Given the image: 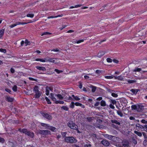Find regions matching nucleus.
Listing matches in <instances>:
<instances>
[{"label": "nucleus", "instance_id": "58", "mask_svg": "<svg viewBox=\"0 0 147 147\" xmlns=\"http://www.w3.org/2000/svg\"><path fill=\"white\" fill-rule=\"evenodd\" d=\"M10 71L12 73H13L15 72V70L13 68H11L10 69Z\"/></svg>", "mask_w": 147, "mask_h": 147}, {"label": "nucleus", "instance_id": "8", "mask_svg": "<svg viewBox=\"0 0 147 147\" xmlns=\"http://www.w3.org/2000/svg\"><path fill=\"white\" fill-rule=\"evenodd\" d=\"M42 115L44 117L48 120H51L52 119V116L46 113H42Z\"/></svg>", "mask_w": 147, "mask_h": 147}, {"label": "nucleus", "instance_id": "61", "mask_svg": "<svg viewBox=\"0 0 147 147\" xmlns=\"http://www.w3.org/2000/svg\"><path fill=\"white\" fill-rule=\"evenodd\" d=\"M4 139L1 138H0V142H4Z\"/></svg>", "mask_w": 147, "mask_h": 147}, {"label": "nucleus", "instance_id": "27", "mask_svg": "<svg viewBox=\"0 0 147 147\" xmlns=\"http://www.w3.org/2000/svg\"><path fill=\"white\" fill-rule=\"evenodd\" d=\"M109 101L111 104L114 105H116L117 103L116 101L115 100L111 99Z\"/></svg>", "mask_w": 147, "mask_h": 147}, {"label": "nucleus", "instance_id": "26", "mask_svg": "<svg viewBox=\"0 0 147 147\" xmlns=\"http://www.w3.org/2000/svg\"><path fill=\"white\" fill-rule=\"evenodd\" d=\"M111 121L113 123H115L119 125L120 124V123L116 120H112Z\"/></svg>", "mask_w": 147, "mask_h": 147}, {"label": "nucleus", "instance_id": "42", "mask_svg": "<svg viewBox=\"0 0 147 147\" xmlns=\"http://www.w3.org/2000/svg\"><path fill=\"white\" fill-rule=\"evenodd\" d=\"M0 51L4 53H5L6 52V49L1 48L0 49Z\"/></svg>", "mask_w": 147, "mask_h": 147}, {"label": "nucleus", "instance_id": "33", "mask_svg": "<svg viewBox=\"0 0 147 147\" xmlns=\"http://www.w3.org/2000/svg\"><path fill=\"white\" fill-rule=\"evenodd\" d=\"M34 16V15L33 14H28L27 15V16L28 17H30V18H33Z\"/></svg>", "mask_w": 147, "mask_h": 147}, {"label": "nucleus", "instance_id": "19", "mask_svg": "<svg viewBox=\"0 0 147 147\" xmlns=\"http://www.w3.org/2000/svg\"><path fill=\"white\" fill-rule=\"evenodd\" d=\"M105 52L104 51H101L99 52L97 55V56L98 57H100L104 55Z\"/></svg>", "mask_w": 147, "mask_h": 147}, {"label": "nucleus", "instance_id": "10", "mask_svg": "<svg viewBox=\"0 0 147 147\" xmlns=\"http://www.w3.org/2000/svg\"><path fill=\"white\" fill-rule=\"evenodd\" d=\"M50 97L51 99L52 100L54 101L55 103L57 101L56 97H55L54 95V94L53 93H51L49 96Z\"/></svg>", "mask_w": 147, "mask_h": 147}, {"label": "nucleus", "instance_id": "32", "mask_svg": "<svg viewBox=\"0 0 147 147\" xmlns=\"http://www.w3.org/2000/svg\"><path fill=\"white\" fill-rule=\"evenodd\" d=\"M55 103L57 104L59 103L60 104H63L64 103V102L63 101L57 100V101Z\"/></svg>", "mask_w": 147, "mask_h": 147}, {"label": "nucleus", "instance_id": "18", "mask_svg": "<svg viewBox=\"0 0 147 147\" xmlns=\"http://www.w3.org/2000/svg\"><path fill=\"white\" fill-rule=\"evenodd\" d=\"M75 105L76 106H80L82 108H85L84 106L82 105V104L79 103L78 102H76L75 103Z\"/></svg>", "mask_w": 147, "mask_h": 147}, {"label": "nucleus", "instance_id": "21", "mask_svg": "<svg viewBox=\"0 0 147 147\" xmlns=\"http://www.w3.org/2000/svg\"><path fill=\"white\" fill-rule=\"evenodd\" d=\"M71 97L72 96H69L68 97H66L65 98L66 101L69 102V100H74L73 98Z\"/></svg>", "mask_w": 147, "mask_h": 147}, {"label": "nucleus", "instance_id": "17", "mask_svg": "<svg viewBox=\"0 0 147 147\" xmlns=\"http://www.w3.org/2000/svg\"><path fill=\"white\" fill-rule=\"evenodd\" d=\"M57 59H52L50 58V59L49 62H51L53 63H55V64H57L58 63L57 61Z\"/></svg>", "mask_w": 147, "mask_h": 147}, {"label": "nucleus", "instance_id": "41", "mask_svg": "<svg viewBox=\"0 0 147 147\" xmlns=\"http://www.w3.org/2000/svg\"><path fill=\"white\" fill-rule=\"evenodd\" d=\"M17 86L16 85H14L12 88V89L14 91H16L17 90Z\"/></svg>", "mask_w": 147, "mask_h": 147}, {"label": "nucleus", "instance_id": "4", "mask_svg": "<svg viewBox=\"0 0 147 147\" xmlns=\"http://www.w3.org/2000/svg\"><path fill=\"white\" fill-rule=\"evenodd\" d=\"M117 145L119 147H126L129 146V143L128 141L124 140L122 142H119L117 144Z\"/></svg>", "mask_w": 147, "mask_h": 147}, {"label": "nucleus", "instance_id": "14", "mask_svg": "<svg viewBox=\"0 0 147 147\" xmlns=\"http://www.w3.org/2000/svg\"><path fill=\"white\" fill-rule=\"evenodd\" d=\"M55 96L56 97L57 100H62L63 98V96L60 94H57L55 95Z\"/></svg>", "mask_w": 147, "mask_h": 147}, {"label": "nucleus", "instance_id": "37", "mask_svg": "<svg viewBox=\"0 0 147 147\" xmlns=\"http://www.w3.org/2000/svg\"><path fill=\"white\" fill-rule=\"evenodd\" d=\"M127 82L129 83H133L136 82V81L135 80H128L127 81Z\"/></svg>", "mask_w": 147, "mask_h": 147}, {"label": "nucleus", "instance_id": "60", "mask_svg": "<svg viewBox=\"0 0 147 147\" xmlns=\"http://www.w3.org/2000/svg\"><path fill=\"white\" fill-rule=\"evenodd\" d=\"M113 61L114 63H118V62H119L117 60V59H114L113 60Z\"/></svg>", "mask_w": 147, "mask_h": 147}, {"label": "nucleus", "instance_id": "47", "mask_svg": "<svg viewBox=\"0 0 147 147\" xmlns=\"http://www.w3.org/2000/svg\"><path fill=\"white\" fill-rule=\"evenodd\" d=\"M107 61L108 62L111 63L112 62V60L110 58H108L107 59Z\"/></svg>", "mask_w": 147, "mask_h": 147}, {"label": "nucleus", "instance_id": "7", "mask_svg": "<svg viewBox=\"0 0 147 147\" xmlns=\"http://www.w3.org/2000/svg\"><path fill=\"white\" fill-rule=\"evenodd\" d=\"M107 138L113 142H117L118 141H121V140L119 138L110 135H109Z\"/></svg>", "mask_w": 147, "mask_h": 147}, {"label": "nucleus", "instance_id": "38", "mask_svg": "<svg viewBox=\"0 0 147 147\" xmlns=\"http://www.w3.org/2000/svg\"><path fill=\"white\" fill-rule=\"evenodd\" d=\"M51 34V33L49 32H45L43 33L41 35L42 36L44 35H48V34Z\"/></svg>", "mask_w": 147, "mask_h": 147}, {"label": "nucleus", "instance_id": "45", "mask_svg": "<svg viewBox=\"0 0 147 147\" xmlns=\"http://www.w3.org/2000/svg\"><path fill=\"white\" fill-rule=\"evenodd\" d=\"M109 107L113 109H114L115 108L114 105L112 104L111 103L109 105Z\"/></svg>", "mask_w": 147, "mask_h": 147}, {"label": "nucleus", "instance_id": "29", "mask_svg": "<svg viewBox=\"0 0 147 147\" xmlns=\"http://www.w3.org/2000/svg\"><path fill=\"white\" fill-rule=\"evenodd\" d=\"M116 111L118 115H119L121 117H122L123 116V114L120 111L116 110Z\"/></svg>", "mask_w": 147, "mask_h": 147}, {"label": "nucleus", "instance_id": "56", "mask_svg": "<svg viewBox=\"0 0 147 147\" xmlns=\"http://www.w3.org/2000/svg\"><path fill=\"white\" fill-rule=\"evenodd\" d=\"M49 91L48 90L46 89V94L48 96L49 95Z\"/></svg>", "mask_w": 147, "mask_h": 147}, {"label": "nucleus", "instance_id": "46", "mask_svg": "<svg viewBox=\"0 0 147 147\" xmlns=\"http://www.w3.org/2000/svg\"><path fill=\"white\" fill-rule=\"evenodd\" d=\"M94 119L93 117H90L87 118V120L89 121H91Z\"/></svg>", "mask_w": 147, "mask_h": 147}, {"label": "nucleus", "instance_id": "24", "mask_svg": "<svg viewBox=\"0 0 147 147\" xmlns=\"http://www.w3.org/2000/svg\"><path fill=\"white\" fill-rule=\"evenodd\" d=\"M4 31L5 30L4 29H2L0 30V38H1L3 36Z\"/></svg>", "mask_w": 147, "mask_h": 147}, {"label": "nucleus", "instance_id": "9", "mask_svg": "<svg viewBox=\"0 0 147 147\" xmlns=\"http://www.w3.org/2000/svg\"><path fill=\"white\" fill-rule=\"evenodd\" d=\"M27 23H21L20 22H16L15 23L13 24H11L9 26V27L11 28H13L14 27L16 26L17 25H23L25 24H26Z\"/></svg>", "mask_w": 147, "mask_h": 147}, {"label": "nucleus", "instance_id": "13", "mask_svg": "<svg viewBox=\"0 0 147 147\" xmlns=\"http://www.w3.org/2000/svg\"><path fill=\"white\" fill-rule=\"evenodd\" d=\"M114 77L115 79H117L121 81H125V79L121 75L119 76H114Z\"/></svg>", "mask_w": 147, "mask_h": 147}, {"label": "nucleus", "instance_id": "30", "mask_svg": "<svg viewBox=\"0 0 147 147\" xmlns=\"http://www.w3.org/2000/svg\"><path fill=\"white\" fill-rule=\"evenodd\" d=\"M134 133L138 135L139 136H142V134L140 132H138L137 131H134Z\"/></svg>", "mask_w": 147, "mask_h": 147}, {"label": "nucleus", "instance_id": "5", "mask_svg": "<svg viewBox=\"0 0 147 147\" xmlns=\"http://www.w3.org/2000/svg\"><path fill=\"white\" fill-rule=\"evenodd\" d=\"M67 125L69 127L72 129H77L78 128V126L72 121H69Z\"/></svg>", "mask_w": 147, "mask_h": 147}, {"label": "nucleus", "instance_id": "51", "mask_svg": "<svg viewBox=\"0 0 147 147\" xmlns=\"http://www.w3.org/2000/svg\"><path fill=\"white\" fill-rule=\"evenodd\" d=\"M141 122L143 123L146 124L147 123V121L145 120L144 119H143L141 120Z\"/></svg>", "mask_w": 147, "mask_h": 147}, {"label": "nucleus", "instance_id": "31", "mask_svg": "<svg viewBox=\"0 0 147 147\" xmlns=\"http://www.w3.org/2000/svg\"><path fill=\"white\" fill-rule=\"evenodd\" d=\"M134 94H136L138 92L137 90L131 89L130 90Z\"/></svg>", "mask_w": 147, "mask_h": 147}, {"label": "nucleus", "instance_id": "48", "mask_svg": "<svg viewBox=\"0 0 147 147\" xmlns=\"http://www.w3.org/2000/svg\"><path fill=\"white\" fill-rule=\"evenodd\" d=\"M50 58H45L44 59V60H45V62H47L48 61L49 62Z\"/></svg>", "mask_w": 147, "mask_h": 147}, {"label": "nucleus", "instance_id": "3", "mask_svg": "<svg viewBox=\"0 0 147 147\" xmlns=\"http://www.w3.org/2000/svg\"><path fill=\"white\" fill-rule=\"evenodd\" d=\"M20 131L27 135L28 136H29L31 138H33L34 136V134L33 132H31L28 131L26 129H22Z\"/></svg>", "mask_w": 147, "mask_h": 147}, {"label": "nucleus", "instance_id": "15", "mask_svg": "<svg viewBox=\"0 0 147 147\" xmlns=\"http://www.w3.org/2000/svg\"><path fill=\"white\" fill-rule=\"evenodd\" d=\"M6 100L8 102H11L13 100V98L9 96H7L5 97Z\"/></svg>", "mask_w": 147, "mask_h": 147}, {"label": "nucleus", "instance_id": "63", "mask_svg": "<svg viewBox=\"0 0 147 147\" xmlns=\"http://www.w3.org/2000/svg\"><path fill=\"white\" fill-rule=\"evenodd\" d=\"M109 135H108V134H104L103 136L107 138V137H108V136H109Z\"/></svg>", "mask_w": 147, "mask_h": 147}, {"label": "nucleus", "instance_id": "39", "mask_svg": "<svg viewBox=\"0 0 147 147\" xmlns=\"http://www.w3.org/2000/svg\"><path fill=\"white\" fill-rule=\"evenodd\" d=\"M62 109L66 111H68L69 109L67 107L64 106L62 107Z\"/></svg>", "mask_w": 147, "mask_h": 147}, {"label": "nucleus", "instance_id": "25", "mask_svg": "<svg viewBox=\"0 0 147 147\" xmlns=\"http://www.w3.org/2000/svg\"><path fill=\"white\" fill-rule=\"evenodd\" d=\"M75 103L73 102H72L69 105V107L73 109L75 107Z\"/></svg>", "mask_w": 147, "mask_h": 147}, {"label": "nucleus", "instance_id": "2", "mask_svg": "<svg viewBox=\"0 0 147 147\" xmlns=\"http://www.w3.org/2000/svg\"><path fill=\"white\" fill-rule=\"evenodd\" d=\"M65 142L70 143H76L77 141L73 137H66L65 138Z\"/></svg>", "mask_w": 147, "mask_h": 147}, {"label": "nucleus", "instance_id": "28", "mask_svg": "<svg viewBox=\"0 0 147 147\" xmlns=\"http://www.w3.org/2000/svg\"><path fill=\"white\" fill-rule=\"evenodd\" d=\"M34 91L35 93L37 92H38L39 91L38 90V87L37 86H35L34 88Z\"/></svg>", "mask_w": 147, "mask_h": 147}, {"label": "nucleus", "instance_id": "23", "mask_svg": "<svg viewBox=\"0 0 147 147\" xmlns=\"http://www.w3.org/2000/svg\"><path fill=\"white\" fill-rule=\"evenodd\" d=\"M100 103L101 106L102 107L105 106L106 105V102L103 100H101Z\"/></svg>", "mask_w": 147, "mask_h": 147}, {"label": "nucleus", "instance_id": "20", "mask_svg": "<svg viewBox=\"0 0 147 147\" xmlns=\"http://www.w3.org/2000/svg\"><path fill=\"white\" fill-rule=\"evenodd\" d=\"M41 93L40 92L38 91L37 92L35 93V97L36 98H39L41 95Z\"/></svg>", "mask_w": 147, "mask_h": 147}, {"label": "nucleus", "instance_id": "49", "mask_svg": "<svg viewBox=\"0 0 147 147\" xmlns=\"http://www.w3.org/2000/svg\"><path fill=\"white\" fill-rule=\"evenodd\" d=\"M111 95L115 97H117L118 96L117 94L115 93H112L111 94Z\"/></svg>", "mask_w": 147, "mask_h": 147}, {"label": "nucleus", "instance_id": "54", "mask_svg": "<svg viewBox=\"0 0 147 147\" xmlns=\"http://www.w3.org/2000/svg\"><path fill=\"white\" fill-rule=\"evenodd\" d=\"M61 134L62 136L63 137H64L66 134V133L65 132H61Z\"/></svg>", "mask_w": 147, "mask_h": 147}, {"label": "nucleus", "instance_id": "36", "mask_svg": "<svg viewBox=\"0 0 147 147\" xmlns=\"http://www.w3.org/2000/svg\"><path fill=\"white\" fill-rule=\"evenodd\" d=\"M45 99L48 104H51V102L50 101V100L47 97H45Z\"/></svg>", "mask_w": 147, "mask_h": 147}, {"label": "nucleus", "instance_id": "12", "mask_svg": "<svg viewBox=\"0 0 147 147\" xmlns=\"http://www.w3.org/2000/svg\"><path fill=\"white\" fill-rule=\"evenodd\" d=\"M136 128L140 127L141 128H143L144 129V130L145 131H147V125H145L144 126H143L142 125H140L139 124H137L136 125Z\"/></svg>", "mask_w": 147, "mask_h": 147}, {"label": "nucleus", "instance_id": "53", "mask_svg": "<svg viewBox=\"0 0 147 147\" xmlns=\"http://www.w3.org/2000/svg\"><path fill=\"white\" fill-rule=\"evenodd\" d=\"M143 144L144 146H146L147 145V140H145L144 141Z\"/></svg>", "mask_w": 147, "mask_h": 147}, {"label": "nucleus", "instance_id": "52", "mask_svg": "<svg viewBox=\"0 0 147 147\" xmlns=\"http://www.w3.org/2000/svg\"><path fill=\"white\" fill-rule=\"evenodd\" d=\"M44 131H45V135H46L47 134H50V131H48V130H44Z\"/></svg>", "mask_w": 147, "mask_h": 147}, {"label": "nucleus", "instance_id": "57", "mask_svg": "<svg viewBox=\"0 0 147 147\" xmlns=\"http://www.w3.org/2000/svg\"><path fill=\"white\" fill-rule=\"evenodd\" d=\"M100 104V102H97L95 103L94 105L95 107H97Z\"/></svg>", "mask_w": 147, "mask_h": 147}, {"label": "nucleus", "instance_id": "44", "mask_svg": "<svg viewBox=\"0 0 147 147\" xmlns=\"http://www.w3.org/2000/svg\"><path fill=\"white\" fill-rule=\"evenodd\" d=\"M105 78L107 79H112L113 77L111 76H105Z\"/></svg>", "mask_w": 147, "mask_h": 147}, {"label": "nucleus", "instance_id": "59", "mask_svg": "<svg viewBox=\"0 0 147 147\" xmlns=\"http://www.w3.org/2000/svg\"><path fill=\"white\" fill-rule=\"evenodd\" d=\"M45 131H44V130H40V133L41 134H44L45 135Z\"/></svg>", "mask_w": 147, "mask_h": 147}, {"label": "nucleus", "instance_id": "16", "mask_svg": "<svg viewBox=\"0 0 147 147\" xmlns=\"http://www.w3.org/2000/svg\"><path fill=\"white\" fill-rule=\"evenodd\" d=\"M36 68L39 70L42 71H45L46 70L45 68L43 67H40L39 66H37L36 67Z\"/></svg>", "mask_w": 147, "mask_h": 147}, {"label": "nucleus", "instance_id": "64", "mask_svg": "<svg viewBox=\"0 0 147 147\" xmlns=\"http://www.w3.org/2000/svg\"><path fill=\"white\" fill-rule=\"evenodd\" d=\"M5 91L9 93H10L11 92V90L7 88L5 89Z\"/></svg>", "mask_w": 147, "mask_h": 147}, {"label": "nucleus", "instance_id": "43", "mask_svg": "<svg viewBox=\"0 0 147 147\" xmlns=\"http://www.w3.org/2000/svg\"><path fill=\"white\" fill-rule=\"evenodd\" d=\"M92 91L93 92H94L96 90V87L94 86H92Z\"/></svg>", "mask_w": 147, "mask_h": 147}, {"label": "nucleus", "instance_id": "50", "mask_svg": "<svg viewBox=\"0 0 147 147\" xmlns=\"http://www.w3.org/2000/svg\"><path fill=\"white\" fill-rule=\"evenodd\" d=\"M84 41V39H82L80 40H78L77 42L76 43L77 44H79L80 43H81L82 42Z\"/></svg>", "mask_w": 147, "mask_h": 147}, {"label": "nucleus", "instance_id": "40", "mask_svg": "<svg viewBox=\"0 0 147 147\" xmlns=\"http://www.w3.org/2000/svg\"><path fill=\"white\" fill-rule=\"evenodd\" d=\"M54 71L56 72L58 74H59L60 73L62 72L63 71L62 70H59L57 69H55Z\"/></svg>", "mask_w": 147, "mask_h": 147}, {"label": "nucleus", "instance_id": "55", "mask_svg": "<svg viewBox=\"0 0 147 147\" xmlns=\"http://www.w3.org/2000/svg\"><path fill=\"white\" fill-rule=\"evenodd\" d=\"M82 5V4L77 5H76L75 6V7L76 8L79 7H81Z\"/></svg>", "mask_w": 147, "mask_h": 147}, {"label": "nucleus", "instance_id": "11", "mask_svg": "<svg viewBox=\"0 0 147 147\" xmlns=\"http://www.w3.org/2000/svg\"><path fill=\"white\" fill-rule=\"evenodd\" d=\"M101 142L104 145L106 146H108L110 144L109 142L106 140H103Z\"/></svg>", "mask_w": 147, "mask_h": 147}, {"label": "nucleus", "instance_id": "35", "mask_svg": "<svg viewBox=\"0 0 147 147\" xmlns=\"http://www.w3.org/2000/svg\"><path fill=\"white\" fill-rule=\"evenodd\" d=\"M141 70V69L140 68H135L134 70V72H136V71H140Z\"/></svg>", "mask_w": 147, "mask_h": 147}, {"label": "nucleus", "instance_id": "1", "mask_svg": "<svg viewBox=\"0 0 147 147\" xmlns=\"http://www.w3.org/2000/svg\"><path fill=\"white\" fill-rule=\"evenodd\" d=\"M131 108L133 110H136L137 111L140 112L142 111L143 107L142 105H133L131 106Z\"/></svg>", "mask_w": 147, "mask_h": 147}, {"label": "nucleus", "instance_id": "22", "mask_svg": "<svg viewBox=\"0 0 147 147\" xmlns=\"http://www.w3.org/2000/svg\"><path fill=\"white\" fill-rule=\"evenodd\" d=\"M71 96L73 98L74 100H76V101H78L80 100V98L77 96H75L74 95H72Z\"/></svg>", "mask_w": 147, "mask_h": 147}, {"label": "nucleus", "instance_id": "34", "mask_svg": "<svg viewBox=\"0 0 147 147\" xmlns=\"http://www.w3.org/2000/svg\"><path fill=\"white\" fill-rule=\"evenodd\" d=\"M25 43L26 44V46L30 45V42L27 40H26L25 41Z\"/></svg>", "mask_w": 147, "mask_h": 147}, {"label": "nucleus", "instance_id": "62", "mask_svg": "<svg viewBox=\"0 0 147 147\" xmlns=\"http://www.w3.org/2000/svg\"><path fill=\"white\" fill-rule=\"evenodd\" d=\"M66 26H63L62 27H61L59 28V29L60 30H63V29H64V28H65V27H66Z\"/></svg>", "mask_w": 147, "mask_h": 147}, {"label": "nucleus", "instance_id": "6", "mask_svg": "<svg viewBox=\"0 0 147 147\" xmlns=\"http://www.w3.org/2000/svg\"><path fill=\"white\" fill-rule=\"evenodd\" d=\"M41 125L43 126L46 127V128L49 129L55 132L56 130V128L52 126H49L48 124L44 123H41Z\"/></svg>", "mask_w": 147, "mask_h": 147}]
</instances>
